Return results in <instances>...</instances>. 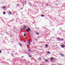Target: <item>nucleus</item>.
<instances>
[{
    "label": "nucleus",
    "instance_id": "f257e3e1",
    "mask_svg": "<svg viewBox=\"0 0 65 65\" xmlns=\"http://www.w3.org/2000/svg\"><path fill=\"white\" fill-rule=\"evenodd\" d=\"M26 31H27L28 32H29V30H30V28H28V29H26Z\"/></svg>",
    "mask_w": 65,
    "mask_h": 65
},
{
    "label": "nucleus",
    "instance_id": "f03ea898",
    "mask_svg": "<svg viewBox=\"0 0 65 65\" xmlns=\"http://www.w3.org/2000/svg\"><path fill=\"white\" fill-rule=\"evenodd\" d=\"M50 59V61H53L54 60V58H53V57L51 58Z\"/></svg>",
    "mask_w": 65,
    "mask_h": 65
},
{
    "label": "nucleus",
    "instance_id": "7ed1b4c3",
    "mask_svg": "<svg viewBox=\"0 0 65 65\" xmlns=\"http://www.w3.org/2000/svg\"><path fill=\"white\" fill-rule=\"evenodd\" d=\"M61 47L62 48H64L65 47V45L64 44H62L61 45Z\"/></svg>",
    "mask_w": 65,
    "mask_h": 65
},
{
    "label": "nucleus",
    "instance_id": "20e7f679",
    "mask_svg": "<svg viewBox=\"0 0 65 65\" xmlns=\"http://www.w3.org/2000/svg\"><path fill=\"white\" fill-rule=\"evenodd\" d=\"M60 55H61L62 57H63V56H64V55L63 54H62V53L60 54Z\"/></svg>",
    "mask_w": 65,
    "mask_h": 65
},
{
    "label": "nucleus",
    "instance_id": "39448f33",
    "mask_svg": "<svg viewBox=\"0 0 65 65\" xmlns=\"http://www.w3.org/2000/svg\"><path fill=\"white\" fill-rule=\"evenodd\" d=\"M28 44H30V40H28Z\"/></svg>",
    "mask_w": 65,
    "mask_h": 65
},
{
    "label": "nucleus",
    "instance_id": "423d86ee",
    "mask_svg": "<svg viewBox=\"0 0 65 65\" xmlns=\"http://www.w3.org/2000/svg\"><path fill=\"white\" fill-rule=\"evenodd\" d=\"M45 46H46V47H47L48 46V45L46 44L45 45Z\"/></svg>",
    "mask_w": 65,
    "mask_h": 65
},
{
    "label": "nucleus",
    "instance_id": "0eeeda50",
    "mask_svg": "<svg viewBox=\"0 0 65 65\" xmlns=\"http://www.w3.org/2000/svg\"><path fill=\"white\" fill-rule=\"evenodd\" d=\"M26 35H27V34H24V36H26Z\"/></svg>",
    "mask_w": 65,
    "mask_h": 65
},
{
    "label": "nucleus",
    "instance_id": "6e6552de",
    "mask_svg": "<svg viewBox=\"0 0 65 65\" xmlns=\"http://www.w3.org/2000/svg\"><path fill=\"white\" fill-rule=\"evenodd\" d=\"M21 46H22V44L21 43H20L19 44Z\"/></svg>",
    "mask_w": 65,
    "mask_h": 65
},
{
    "label": "nucleus",
    "instance_id": "1a4fd4ad",
    "mask_svg": "<svg viewBox=\"0 0 65 65\" xmlns=\"http://www.w3.org/2000/svg\"><path fill=\"white\" fill-rule=\"evenodd\" d=\"M36 34V35H39V33H37Z\"/></svg>",
    "mask_w": 65,
    "mask_h": 65
},
{
    "label": "nucleus",
    "instance_id": "9d476101",
    "mask_svg": "<svg viewBox=\"0 0 65 65\" xmlns=\"http://www.w3.org/2000/svg\"><path fill=\"white\" fill-rule=\"evenodd\" d=\"M45 61L46 62H48V61L46 60H45Z\"/></svg>",
    "mask_w": 65,
    "mask_h": 65
},
{
    "label": "nucleus",
    "instance_id": "9b49d317",
    "mask_svg": "<svg viewBox=\"0 0 65 65\" xmlns=\"http://www.w3.org/2000/svg\"><path fill=\"white\" fill-rule=\"evenodd\" d=\"M41 17H44V15H41Z\"/></svg>",
    "mask_w": 65,
    "mask_h": 65
},
{
    "label": "nucleus",
    "instance_id": "f8f14e48",
    "mask_svg": "<svg viewBox=\"0 0 65 65\" xmlns=\"http://www.w3.org/2000/svg\"><path fill=\"white\" fill-rule=\"evenodd\" d=\"M57 39H58V40H61V39H59V38H58Z\"/></svg>",
    "mask_w": 65,
    "mask_h": 65
},
{
    "label": "nucleus",
    "instance_id": "ddd939ff",
    "mask_svg": "<svg viewBox=\"0 0 65 65\" xmlns=\"http://www.w3.org/2000/svg\"><path fill=\"white\" fill-rule=\"evenodd\" d=\"M47 53H48V54H50V52H47Z\"/></svg>",
    "mask_w": 65,
    "mask_h": 65
},
{
    "label": "nucleus",
    "instance_id": "4468645a",
    "mask_svg": "<svg viewBox=\"0 0 65 65\" xmlns=\"http://www.w3.org/2000/svg\"><path fill=\"white\" fill-rule=\"evenodd\" d=\"M29 51L30 52H31V49H29Z\"/></svg>",
    "mask_w": 65,
    "mask_h": 65
},
{
    "label": "nucleus",
    "instance_id": "2eb2a0df",
    "mask_svg": "<svg viewBox=\"0 0 65 65\" xmlns=\"http://www.w3.org/2000/svg\"><path fill=\"white\" fill-rule=\"evenodd\" d=\"M24 3H26V1H25L24 2Z\"/></svg>",
    "mask_w": 65,
    "mask_h": 65
},
{
    "label": "nucleus",
    "instance_id": "dca6fc26",
    "mask_svg": "<svg viewBox=\"0 0 65 65\" xmlns=\"http://www.w3.org/2000/svg\"><path fill=\"white\" fill-rule=\"evenodd\" d=\"M4 14H5V12H4L3 13Z\"/></svg>",
    "mask_w": 65,
    "mask_h": 65
},
{
    "label": "nucleus",
    "instance_id": "f3484780",
    "mask_svg": "<svg viewBox=\"0 0 65 65\" xmlns=\"http://www.w3.org/2000/svg\"><path fill=\"white\" fill-rule=\"evenodd\" d=\"M9 13H10L11 14L12 13H11V12H9Z\"/></svg>",
    "mask_w": 65,
    "mask_h": 65
},
{
    "label": "nucleus",
    "instance_id": "a211bd4d",
    "mask_svg": "<svg viewBox=\"0 0 65 65\" xmlns=\"http://www.w3.org/2000/svg\"><path fill=\"white\" fill-rule=\"evenodd\" d=\"M39 59H41V57H40L39 58Z\"/></svg>",
    "mask_w": 65,
    "mask_h": 65
},
{
    "label": "nucleus",
    "instance_id": "6ab92c4d",
    "mask_svg": "<svg viewBox=\"0 0 65 65\" xmlns=\"http://www.w3.org/2000/svg\"><path fill=\"white\" fill-rule=\"evenodd\" d=\"M29 57H31V55H30L29 56Z\"/></svg>",
    "mask_w": 65,
    "mask_h": 65
},
{
    "label": "nucleus",
    "instance_id": "aec40b11",
    "mask_svg": "<svg viewBox=\"0 0 65 65\" xmlns=\"http://www.w3.org/2000/svg\"><path fill=\"white\" fill-rule=\"evenodd\" d=\"M20 4H18L17 5L18 6H19V5H20Z\"/></svg>",
    "mask_w": 65,
    "mask_h": 65
},
{
    "label": "nucleus",
    "instance_id": "412c9836",
    "mask_svg": "<svg viewBox=\"0 0 65 65\" xmlns=\"http://www.w3.org/2000/svg\"><path fill=\"white\" fill-rule=\"evenodd\" d=\"M61 39V40H62V41H63L64 40L63 39Z\"/></svg>",
    "mask_w": 65,
    "mask_h": 65
},
{
    "label": "nucleus",
    "instance_id": "4be33fe9",
    "mask_svg": "<svg viewBox=\"0 0 65 65\" xmlns=\"http://www.w3.org/2000/svg\"><path fill=\"white\" fill-rule=\"evenodd\" d=\"M1 51L0 50V54H1Z\"/></svg>",
    "mask_w": 65,
    "mask_h": 65
},
{
    "label": "nucleus",
    "instance_id": "5701e85b",
    "mask_svg": "<svg viewBox=\"0 0 65 65\" xmlns=\"http://www.w3.org/2000/svg\"><path fill=\"white\" fill-rule=\"evenodd\" d=\"M3 8H5V7H3Z\"/></svg>",
    "mask_w": 65,
    "mask_h": 65
},
{
    "label": "nucleus",
    "instance_id": "b1692460",
    "mask_svg": "<svg viewBox=\"0 0 65 65\" xmlns=\"http://www.w3.org/2000/svg\"><path fill=\"white\" fill-rule=\"evenodd\" d=\"M47 6H48V4H47Z\"/></svg>",
    "mask_w": 65,
    "mask_h": 65
},
{
    "label": "nucleus",
    "instance_id": "393cba45",
    "mask_svg": "<svg viewBox=\"0 0 65 65\" xmlns=\"http://www.w3.org/2000/svg\"><path fill=\"white\" fill-rule=\"evenodd\" d=\"M30 3H28L29 4H30Z\"/></svg>",
    "mask_w": 65,
    "mask_h": 65
},
{
    "label": "nucleus",
    "instance_id": "a878e982",
    "mask_svg": "<svg viewBox=\"0 0 65 65\" xmlns=\"http://www.w3.org/2000/svg\"><path fill=\"white\" fill-rule=\"evenodd\" d=\"M24 57V56H23L22 57H21L22 58H23Z\"/></svg>",
    "mask_w": 65,
    "mask_h": 65
},
{
    "label": "nucleus",
    "instance_id": "bb28decb",
    "mask_svg": "<svg viewBox=\"0 0 65 65\" xmlns=\"http://www.w3.org/2000/svg\"><path fill=\"white\" fill-rule=\"evenodd\" d=\"M26 27V26H24V28H25Z\"/></svg>",
    "mask_w": 65,
    "mask_h": 65
},
{
    "label": "nucleus",
    "instance_id": "cd10ccee",
    "mask_svg": "<svg viewBox=\"0 0 65 65\" xmlns=\"http://www.w3.org/2000/svg\"><path fill=\"white\" fill-rule=\"evenodd\" d=\"M59 65H63V64H59Z\"/></svg>",
    "mask_w": 65,
    "mask_h": 65
},
{
    "label": "nucleus",
    "instance_id": "c85d7f7f",
    "mask_svg": "<svg viewBox=\"0 0 65 65\" xmlns=\"http://www.w3.org/2000/svg\"><path fill=\"white\" fill-rule=\"evenodd\" d=\"M21 29V30H23V29Z\"/></svg>",
    "mask_w": 65,
    "mask_h": 65
},
{
    "label": "nucleus",
    "instance_id": "c756f323",
    "mask_svg": "<svg viewBox=\"0 0 65 65\" xmlns=\"http://www.w3.org/2000/svg\"><path fill=\"white\" fill-rule=\"evenodd\" d=\"M37 40H38V39H36V40H37Z\"/></svg>",
    "mask_w": 65,
    "mask_h": 65
},
{
    "label": "nucleus",
    "instance_id": "7c9ffc66",
    "mask_svg": "<svg viewBox=\"0 0 65 65\" xmlns=\"http://www.w3.org/2000/svg\"><path fill=\"white\" fill-rule=\"evenodd\" d=\"M30 32H31V30H30H30H29Z\"/></svg>",
    "mask_w": 65,
    "mask_h": 65
},
{
    "label": "nucleus",
    "instance_id": "2f4dec72",
    "mask_svg": "<svg viewBox=\"0 0 65 65\" xmlns=\"http://www.w3.org/2000/svg\"><path fill=\"white\" fill-rule=\"evenodd\" d=\"M17 14V15H18V14Z\"/></svg>",
    "mask_w": 65,
    "mask_h": 65
},
{
    "label": "nucleus",
    "instance_id": "473e14b6",
    "mask_svg": "<svg viewBox=\"0 0 65 65\" xmlns=\"http://www.w3.org/2000/svg\"><path fill=\"white\" fill-rule=\"evenodd\" d=\"M30 6H31V5H30Z\"/></svg>",
    "mask_w": 65,
    "mask_h": 65
}]
</instances>
